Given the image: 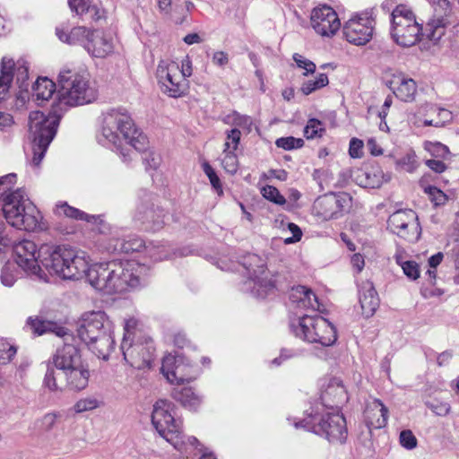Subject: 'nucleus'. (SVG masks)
Wrapping results in <instances>:
<instances>
[{"label": "nucleus", "mask_w": 459, "mask_h": 459, "mask_svg": "<svg viewBox=\"0 0 459 459\" xmlns=\"http://www.w3.org/2000/svg\"><path fill=\"white\" fill-rule=\"evenodd\" d=\"M195 8V4L191 1H186L185 3V7L178 5L175 6L174 13H177L178 12L180 13V16L173 15L175 22L178 24H182L186 21V13L193 12Z\"/></svg>", "instance_id": "60"}, {"label": "nucleus", "mask_w": 459, "mask_h": 459, "mask_svg": "<svg viewBox=\"0 0 459 459\" xmlns=\"http://www.w3.org/2000/svg\"><path fill=\"white\" fill-rule=\"evenodd\" d=\"M242 265L246 269L248 277L254 281V290L260 298H266L275 289L274 282L268 278V272L264 260L255 255L248 254L243 257Z\"/></svg>", "instance_id": "16"}, {"label": "nucleus", "mask_w": 459, "mask_h": 459, "mask_svg": "<svg viewBox=\"0 0 459 459\" xmlns=\"http://www.w3.org/2000/svg\"><path fill=\"white\" fill-rule=\"evenodd\" d=\"M144 257L152 262H159L172 256L170 246L167 243H149L144 247Z\"/></svg>", "instance_id": "36"}, {"label": "nucleus", "mask_w": 459, "mask_h": 459, "mask_svg": "<svg viewBox=\"0 0 459 459\" xmlns=\"http://www.w3.org/2000/svg\"><path fill=\"white\" fill-rule=\"evenodd\" d=\"M241 133L239 129L233 128L226 132V140L223 152H236L240 143Z\"/></svg>", "instance_id": "50"}, {"label": "nucleus", "mask_w": 459, "mask_h": 459, "mask_svg": "<svg viewBox=\"0 0 459 459\" xmlns=\"http://www.w3.org/2000/svg\"><path fill=\"white\" fill-rule=\"evenodd\" d=\"M17 182V175L15 173H9L0 177V201L3 202L6 196H9L14 192Z\"/></svg>", "instance_id": "44"}, {"label": "nucleus", "mask_w": 459, "mask_h": 459, "mask_svg": "<svg viewBox=\"0 0 459 459\" xmlns=\"http://www.w3.org/2000/svg\"><path fill=\"white\" fill-rule=\"evenodd\" d=\"M59 120L60 117L55 112H49L48 116L38 110L30 113L29 131L32 138V157L30 162L33 167H38L41 163L48 145L56 134Z\"/></svg>", "instance_id": "8"}, {"label": "nucleus", "mask_w": 459, "mask_h": 459, "mask_svg": "<svg viewBox=\"0 0 459 459\" xmlns=\"http://www.w3.org/2000/svg\"><path fill=\"white\" fill-rule=\"evenodd\" d=\"M13 74L16 76V80L23 86L29 78V67L24 61H18L16 64L13 62Z\"/></svg>", "instance_id": "55"}, {"label": "nucleus", "mask_w": 459, "mask_h": 459, "mask_svg": "<svg viewBox=\"0 0 459 459\" xmlns=\"http://www.w3.org/2000/svg\"><path fill=\"white\" fill-rule=\"evenodd\" d=\"M48 362L64 372L79 365L82 360L76 346L65 343L56 351Z\"/></svg>", "instance_id": "24"}, {"label": "nucleus", "mask_w": 459, "mask_h": 459, "mask_svg": "<svg viewBox=\"0 0 459 459\" xmlns=\"http://www.w3.org/2000/svg\"><path fill=\"white\" fill-rule=\"evenodd\" d=\"M322 404L333 405L339 408L338 404L347 400L346 390L342 381L337 377H333L329 380L325 389L321 394Z\"/></svg>", "instance_id": "30"}, {"label": "nucleus", "mask_w": 459, "mask_h": 459, "mask_svg": "<svg viewBox=\"0 0 459 459\" xmlns=\"http://www.w3.org/2000/svg\"><path fill=\"white\" fill-rule=\"evenodd\" d=\"M13 60L4 57L0 66V102L8 95L11 83L13 79Z\"/></svg>", "instance_id": "34"}, {"label": "nucleus", "mask_w": 459, "mask_h": 459, "mask_svg": "<svg viewBox=\"0 0 459 459\" xmlns=\"http://www.w3.org/2000/svg\"><path fill=\"white\" fill-rule=\"evenodd\" d=\"M418 114L425 118L421 121L424 126L440 127L452 120V112L446 108H439L435 104L426 103L418 109Z\"/></svg>", "instance_id": "26"}, {"label": "nucleus", "mask_w": 459, "mask_h": 459, "mask_svg": "<svg viewBox=\"0 0 459 459\" xmlns=\"http://www.w3.org/2000/svg\"><path fill=\"white\" fill-rule=\"evenodd\" d=\"M150 265L135 259L111 260L89 265L90 284L105 294L123 293L145 283Z\"/></svg>", "instance_id": "1"}, {"label": "nucleus", "mask_w": 459, "mask_h": 459, "mask_svg": "<svg viewBox=\"0 0 459 459\" xmlns=\"http://www.w3.org/2000/svg\"><path fill=\"white\" fill-rule=\"evenodd\" d=\"M148 143H149V142L147 141V145H146L145 149L143 151H138V152L143 153L144 156L143 157V160L146 165V168L155 169L158 168L160 159L157 153H155L152 151L148 150Z\"/></svg>", "instance_id": "57"}, {"label": "nucleus", "mask_w": 459, "mask_h": 459, "mask_svg": "<svg viewBox=\"0 0 459 459\" xmlns=\"http://www.w3.org/2000/svg\"><path fill=\"white\" fill-rule=\"evenodd\" d=\"M59 100L62 104L75 107L91 103L97 99V89L86 75L64 69L58 75Z\"/></svg>", "instance_id": "10"}, {"label": "nucleus", "mask_w": 459, "mask_h": 459, "mask_svg": "<svg viewBox=\"0 0 459 459\" xmlns=\"http://www.w3.org/2000/svg\"><path fill=\"white\" fill-rule=\"evenodd\" d=\"M295 427L304 428L331 443L342 444L348 436L346 420L340 409L333 405H324L320 411L317 408L314 414L295 423Z\"/></svg>", "instance_id": "6"}, {"label": "nucleus", "mask_w": 459, "mask_h": 459, "mask_svg": "<svg viewBox=\"0 0 459 459\" xmlns=\"http://www.w3.org/2000/svg\"><path fill=\"white\" fill-rule=\"evenodd\" d=\"M351 198L347 194H330L318 197L313 204V213L322 221L341 217L347 211Z\"/></svg>", "instance_id": "19"}, {"label": "nucleus", "mask_w": 459, "mask_h": 459, "mask_svg": "<svg viewBox=\"0 0 459 459\" xmlns=\"http://www.w3.org/2000/svg\"><path fill=\"white\" fill-rule=\"evenodd\" d=\"M162 375L172 385L191 382L198 376V369L181 355H166L160 368Z\"/></svg>", "instance_id": "15"}, {"label": "nucleus", "mask_w": 459, "mask_h": 459, "mask_svg": "<svg viewBox=\"0 0 459 459\" xmlns=\"http://www.w3.org/2000/svg\"><path fill=\"white\" fill-rule=\"evenodd\" d=\"M364 421L369 430L384 428L388 420V409L379 399L368 402L364 410Z\"/></svg>", "instance_id": "25"}, {"label": "nucleus", "mask_w": 459, "mask_h": 459, "mask_svg": "<svg viewBox=\"0 0 459 459\" xmlns=\"http://www.w3.org/2000/svg\"><path fill=\"white\" fill-rule=\"evenodd\" d=\"M363 142L357 138H352L350 142L349 154L351 158L358 159L363 156Z\"/></svg>", "instance_id": "63"}, {"label": "nucleus", "mask_w": 459, "mask_h": 459, "mask_svg": "<svg viewBox=\"0 0 459 459\" xmlns=\"http://www.w3.org/2000/svg\"><path fill=\"white\" fill-rule=\"evenodd\" d=\"M42 266L63 279L78 280L89 269V260L82 252L65 246L42 245L39 248Z\"/></svg>", "instance_id": "4"}, {"label": "nucleus", "mask_w": 459, "mask_h": 459, "mask_svg": "<svg viewBox=\"0 0 459 459\" xmlns=\"http://www.w3.org/2000/svg\"><path fill=\"white\" fill-rule=\"evenodd\" d=\"M143 332V324L134 316L125 319L124 337L123 339H142Z\"/></svg>", "instance_id": "38"}, {"label": "nucleus", "mask_w": 459, "mask_h": 459, "mask_svg": "<svg viewBox=\"0 0 459 459\" xmlns=\"http://www.w3.org/2000/svg\"><path fill=\"white\" fill-rule=\"evenodd\" d=\"M92 30L85 26H75L69 30L62 25L56 27V34L62 42L68 45H79L86 50Z\"/></svg>", "instance_id": "27"}, {"label": "nucleus", "mask_w": 459, "mask_h": 459, "mask_svg": "<svg viewBox=\"0 0 459 459\" xmlns=\"http://www.w3.org/2000/svg\"><path fill=\"white\" fill-rule=\"evenodd\" d=\"M396 164L402 169L411 173L419 167L418 157L413 150H409L397 160Z\"/></svg>", "instance_id": "45"}, {"label": "nucleus", "mask_w": 459, "mask_h": 459, "mask_svg": "<svg viewBox=\"0 0 459 459\" xmlns=\"http://www.w3.org/2000/svg\"><path fill=\"white\" fill-rule=\"evenodd\" d=\"M423 148L431 156L437 159L447 160L451 155L449 148L440 142L425 141L423 143Z\"/></svg>", "instance_id": "39"}, {"label": "nucleus", "mask_w": 459, "mask_h": 459, "mask_svg": "<svg viewBox=\"0 0 459 459\" xmlns=\"http://www.w3.org/2000/svg\"><path fill=\"white\" fill-rule=\"evenodd\" d=\"M17 266L13 263H7L1 272V282L7 287H12L18 278Z\"/></svg>", "instance_id": "47"}, {"label": "nucleus", "mask_w": 459, "mask_h": 459, "mask_svg": "<svg viewBox=\"0 0 459 459\" xmlns=\"http://www.w3.org/2000/svg\"><path fill=\"white\" fill-rule=\"evenodd\" d=\"M16 264L30 275L47 281V274L39 265V255L36 256L37 246L33 241L22 240L13 246Z\"/></svg>", "instance_id": "21"}, {"label": "nucleus", "mask_w": 459, "mask_h": 459, "mask_svg": "<svg viewBox=\"0 0 459 459\" xmlns=\"http://www.w3.org/2000/svg\"><path fill=\"white\" fill-rule=\"evenodd\" d=\"M401 267L410 280L415 281L420 277V267L415 261H406Z\"/></svg>", "instance_id": "61"}, {"label": "nucleus", "mask_w": 459, "mask_h": 459, "mask_svg": "<svg viewBox=\"0 0 459 459\" xmlns=\"http://www.w3.org/2000/svg\"><path fill=\"white\" fill-rule=\"evenodd\" d=\"M1 203L4 217L12 227L27 231H33L39 227L40 212L24 188L17 187Z\"/></svg>", "instance_id": "7"}, {"label": "nucleus", "mask_w": 459, "mask_h": 459, "mask_svg": "<svg viewBox=\"0 0 459 459\" xmlns=\"http://www.w3.org/2000/svg\"><path fill=\"white\" fill-rule=\"evenodd\" d=\"M43 385L50 391H56L59 388L56 383V370L51 366L50 362L48 363V368L44 377Z\"/></svg>", "instance_id": "58"}, {"label": "nucleus", "mask_w": 459, "mask_h": 459, "mask_svg": "<svg viewBox=\"0 0 459 459\" xmlns=\"http://www.w3.org/2000/svg\"><path fill=\"white\" fill-rule=\"evenodd\" d=\"M225 123L242 129H246L249 132L253 125V119L249 116L242 115L237 111H233L226 116Z\"/></svg>", "instance_id": "43"}, {"label": "nucleus", "mask_w": 459, "mask_h": 459, "mask_svg": "<svg viewBox=\"0 0 459 459\" xmlns=\"http://www.w3.org/2000/svg\"><path fill=\"white\" fill-rule=\"evenodd\" d=\"M290 329L296 337L308 343H316L323 347L332 346L337 341L335 326L318 315H305L292 320Z\"/></svg>", "instance_id": "9"}, {"label": "nucleus", "mask_w": 459, "mask_h": 459, "mask_svg": "<svg viewBox=\"0 0 459 459\" xmlns=\"http://www.w3.org/2000/svg\"><path fill=\"white\" fill-rule=\"evenodd\" d=\"M98 142L108 148L119 151L124 161L132 160L131 150L143 151L147 145V136L134 125L130 114L125 108H112L103 115Z\"/></svg>", "instance_id": "2"}, {"label": "nucleus", "mask_w": 459, "mask_h": 459, "mask_svg": "<svg viewBox=\"0 0 459 459\" xmlns=\"http://www.w3.org/2000/svg\"><path fill=\"white\" fill-rule=\"evenodd\" d=\"M421 31L415 15L405 5H398L392 12L391 36L396 44L411 47L423 36Z\"/></svg>", "instance_id": "11"}, {"label": "nucleus", "mask_w": 459, "mask_h": 459, "mask_svg": "<svg viewBox=\"0 0 459 459\" xmlns=\"http://www.w3.org/2000/svg\"><path fill=\"white\" fill-rule=\"evenodd\" d=\"M389 88L394 94L404 102L414 100L417 93V84L415 81L403 73H394L388 82Z\"/></svg>", "instance_id": "23"}, {"label": "nucleus", "mask_w": 459, "mask_h": 459, "mask_svg": "<svg viewBox=\"0 0 459 459\" xmlns=\"http://www.w3.org/2000/svg\"><path fill=\"white\" fill-rule=\"evenodd\" d=\"M157 77L162 92L169 97L179 98L187 93L188 81L183 78L178 63L160 61L157 67Z\"/></svg>", "instance_id": "13"}, {"label": "nucleus", "mask_w": 459, "mask_h": 459, "mask_svg": "<svg viewBox=\"0 0 459 459\" xmlns=\"http://www.w3.org/2000/svg\"><path fill=\"white\" fill-rule=\"evenodd\" d=\"M399 441L403 447L409 450L413 449L417 446V438L415 437L413 433L409 429L403 430L400 433Z\"/></svg>", "instance_id": "59"}, {"label": "nucleus", "mask_w": 459, "mask_h": 459, "mask_svg": "<svg viewBox=\"0 0 459 459\" xmlns=\"http://www.w3.org/2000/svg\"><path fill=\"white\" fill-rule=\"evenodd\" d=\"M376 20L372 10L355 13L342 26L344 39L354 46H365L373 39Z\"/></svg>", "instance_id": "12"}, {"label": "nucleus", "mask_w": 459, "mask_h": 459, "mask_svg": "<svg viewBox=\"0 0 459 459\" xmlns=\"http://www.w3.org/2000/svg\"><path fill=\"white\" fill-rule=\"evenodd\" d=\"M427 38L431 41H437L445 34V22L443 19L429 21L425 28Z\"/></svg>", "instance_id": "42"}, {"label": "nucleus", "mask_w": 459, "mask_h": 459, "mask_svg": "<svg viewBox=\"0 0 459 459\" xmlns=\"http://www.w3.org/2000/svg\"><path fill=\"white\" fill-rule=\"evenodd\" d=\"M324 132L323 123L316 118H310L304 128V135L307 139L321 137Z\"/></svg>", "instance_id": "48"}, {"label": "nucleus", "mask_w": 459, "mask_h": 459, "mask_svg": "<svg viewBox=\"0 0 459 459\" xmlns=\"http://www.w3.org/2000/svg\"><path fill=\"white\" fill-rule=\"evenodd\" d=\"M86 51L93 57L105 58L115 51V39L111 34L93 30Z\"/></svg>", "instance_id": "22"}, {"label": "nucleus", "mask_w": 459, "mask_h": 459, "mask_svg": "<svg viewBox=\"0 0 459 459\" xmlns=\"http://www.w3.org/2000/svg\"><path fill=\"white\" fill-rule=\"evenodd\" d=\"M79 338L100 359H108L114 349L111 322L104 311H88L82 314L78 327Z\"/></svg>", "instance_id": "5"}, {"label": "nucleus", "mask_w": 459, "mask_h": 459, "mask_svg": "<svg viewBox=\"0 0 459 459\" xmlns=\"http://www.w3.org/2000/svg\"><path fill=\"white\" fill-rule=\"evenodd\" d=\"M120 349L124 359L133 368H149L153 359L154 347L151 339H123Z\"/></svg>", "instance_id": "17"}, {"label": "nucleus", "mask_w": 459, "mask_h": 459, "mask_svg": "<svg viewBox=\"0 0 459 459\" xmlns=\"http://www.w3.org/2000/svg\"><path fill=\"white\" fill-rule=\"evenodd\" d=\"M221 165L226 172L235 174L238 169V160L235 152H223Z\"/></svg>", "instance_id": "52"}, {"label": "nucleus", "mask_w": 459, "mask_h": 459, "mask_svg": "<svg viewBox=\"0 0 459 459\" xmlns=\"http://www.w3.org/2000/svg\"><path fill=\"white\" fill-rule=\"evenodd\" d=\"M290 299L299 308H311L319 310V303L316 294L305 286H297L291 289Z\"/></svg>", "instance_id": "33"}, {"label": "nucleus", "mask_w": 459, "mask_h": 459, "mask_svg": "<svg viewBox=\"0 0 459 459\" xmlns=\"http://www.w3.org/2000/svg\"><path fill=\"white\" fill-rule=\"evenodd\" d=\"M16 348L4 339H0V365L10 362L16 354Z\"/></svg>", "instance_id": "51"}, {"label": "nucleus", "mask_w": 459, "mask_h": 459, "mask_svg": "<svg viewBox=\"0 0 459 459\" xmlns=\"http://www.w3.org/2000/svg\"><path fill=\"white\" fill-rule=\"evenodd\" d=\"M293 60L297 64V66L300 69H304L303 75L307 76L309 74H313L316 71V65L311 60L306 58L300 54H294Z\"/></svg>", "instance_id": "56"}, {"label": "nucleus", "mask_w": 459, "mask_h": 459, "mask_svg": "<svg viewBox=\"0 0 459 459\" xmlns=\"http://www.w3.org/2000/svg\"><path fill=\"white\" fill-rule=\"evenodd\" d=\"M56 90L53 81L47 77H39L33 85V96L37 100H48Z\"/></svg>", "instance_id": "37"}, {"label": "nucleus", "mask_w": 459, "mask_h": 459, "mask_svg": "<svg viewBox=\"0 0 459 459\" xmlns=\"http://www.w3.org/2000/svg\"><path fill=\"white\" fill-rule=\"evenodd\" d=\"M100 405V403L97 399L92 397H87L80 399L76 402V403L74 406V410L77 413L85 412L88 411H92L96 408H98Z\"/></svg>", "instance_id": "54"}, {"label": "nucleus", "mask_w": 459, "mask_h": 459, "mask_svg": "<svg viewBox=\"0 0 459 459\" xmlns=\"http://www.w3.org/2000/svg\"><path fill=\"white\" fill-rule=\"evenodd\" d=\"M90 2L91 0H68V4L85 22H99L105 18V11L96 4H90Z\"/></svg>", "instance_id": "31"}, {"label": "nucleus", "mask_w": 459, "mask_h": 459, "mask_svg": "<svg viewBox=\"0 0 459 459\" xmlns=\"http://www.w3.org/2000/svg\"><path fill=\"white\" fill-rule=\"evenodd\" d=\"M144 241L137 236H129L127 238H110L106 246L107 252L117 254L139 253L144 255Z\"/></svg>", "instance_id": "29"}, {"label": "nucleus", "mask_w": 459, "mask_h": 459, "mask_svg": "<svg viewBox=\"0 0 459 459\" xmlns=\"http://www.w3.org/2000/svg\"><path fill=\"white\" fill-rule=\"evenodd\" d=\"M387 228L393 233L410 242L418 240L420 235L418 216L411 209L398 210L392 213L387 220Z\"/></svg>", "instance_id": "18"}, {"label": "nucleus", "mask_w": 459, "mask_h": 459, "mask_svg": "<svg viewBox=\"0 0 459 459\" xmlns=\"http://www.w3.org/2000/svg\"><path fill=\"white\" fill-rule=\"evenodd\" d=\"M152 422L160 437L186 456L194 454L195 450H203L196 437L183 434L182 420L175 417L174 404L171 402L159 400L154 403Z\"/></svg>", "instance_id": "3"}, {"label": "nucleus", "mask_w": 459, "mask_h": 459, "mask_svg": "<svg viewBox=\"0 0 459 459\" xmlns=\"http://www.w3.org/2000/svg\"><path fill=\"white\" fill-rule=\"evenodd\" d=\"M28 325L30 327L32 332L38 335H41L47 332V323L39 318L30 317L27 321Z\"/></svg>", "instance_id": "64"}, {"label": "nucleus", "mask_w": 459, "mask_h": 459, "mask_svg": "<svg viewBox=\"0 0 459 459\" xmlns=\"http://www.w3.org/2000/svg\"><path fill=\"white\" fill-rule=\"evenodd\" d=\"M166 212L155 205L152 194L144 192L134 214V222L145 230H160L165 225Z\"/></svg>", "instance_id": "14"}, {"label": "nucleus", "mask_w": 459, "mask_h": 459, "mask_svg": "<svg viewBox=\"0 0 459 459\" xmlns=\"http://www.w3.org/2000/svg\"><path fill=\"white\" fill-rule=\"evenodd\" d=\"M278 148H281L286 151L301 148L304 144V141L301 138H295L293 136L281 137L275 142Z\"/></svg>", "instance_id": "53"}, {"label": "nucleus", "mask_w": 459, "mask_h": 459, "mask_svg": "<svg viewBox=\"0 0 459 459\" xmlns=\"http://www.w3.org/2000/svg\"><path fill=\"white\" fill-rule=\"evenodd\" d=\"M310 26L316 34L331 38L341 28V21L336 11L327 4H321L312 9Z\"/></svg>", "instance_id": "20"}, {"label": "nucleus", "mask_w": 459, "mask_h": 459, "mask_svg": "<svg viewBox=\"0 0 459 459\" xmlns=\"http://www.w3.org/2000/svg\"><path fill=\"white\" fill-rule=\"evenodd\" d=\"M329 83L328 76L326 74H319L314 80H307L304 82L300 87V91L305 95H309L312 92L325 87Z\"/></svg>", "instance_id": "41"}, {"label": "nucleus", "mask_w": 459, "mask_h": 459, "mask_svg": "<svg viewBox=\"0 0 459 459\" xmlns=\"http://www.w3.org/2000/svg\"><path fill=\"white\" fill-rule=\"evenodd\" d=\"M63 373L65 377L66 385L69 389L81 391L88 385L90 371L87 365L83 362L69 368V370L64 371Z\"/></svg>", "instance_id": "32"}, {"label": "nucleus", "mask_w": 459, "mask_h": 459, "mask_svg": "<svg viewBox=\"0 0 459 459\" xmlns=\"http://www.w3.org/2000/svg\"><path fill=\"white\" fill-rule=\"evenodd\" d=\"M428 194L435 205H442L447 200L446 194L435 186H429Z\"/></svg>", "instance_id": "62"}, {"label": "nucleus", "mask_w": 459, "mask_h": 459, "mask_svg": "<svg viewBox=\"0 0 459 459\" xmlns=\"http://www.w3.org/2000/svg\"><path fill=\"white\" fill-rule=\"evenodd\" d=\"M202 168L205 175L208 177L210 183L212 185V187L213 190L217 193L219 196L223 195V187L222 183L216 174L215 170L212 169V167L206 161H204L202 164Z\"/></svg>", "instance_id": "46"}, {"label": "nucleus", "mask_w": 459, "mask_h": 459, "mask_svg": "<svg viewBox=\"0 0 459 459\" xmlns=\"http://www.w3.org/2000/svg\"><path fill=\"white\" fill-rule=\"evenodd\" d=\"M261 195L265 199L279 204L283 205L286 204L285 197L280 193V191L273 186L266 185L262 187Z\"/></svg>", "instance_id": "49"}, {"label": "nucleus", "mask_w": 459, "mask_h": 459, "mask_svg": "<svg viewBox=\"0 0 459 459\" xmlns=\"http://www.w3.org/2000/svg\"><path fill=\"white\" fill-rule=\"evenodd\" d=\"M173 397L184 407L193 411H195L202 403V397L191 387L174 390Z\"/></svg>", "instance_id": "35"}, {"label": "nucleus", "mask_w": 459, "mask_h": 459, "mask_svg": "<svg viewBox=\"0 0 459 459\" xmlns=\"http://www.w3.org/2000/svg\"><path fill=\"white\" fill-rule=\"evenodd\" d=\"M359 300L365 317H371L379 307L377 292L369 281H362L359 286Z\"/></svg>", "instance_id": "28"}, {"label": "nucleus", "mask_w": 459, "mask_h": 459, "mask_svg": "<svg viewBox=\"0 0 459 459\" xmlns=\"http://www.w3.org/2000/svg\"><path fill=\"white\" fill-rule=\"evenodd\" d=\"M56 212L58 215H65L68 218L80 220V221H90V219L92 218L91 216L88 215L82 211H80L79 209H76L74 207H72L67 204V203H59L56 206Z\"/></svg>", "instance_id": "40"}]
</instances>
